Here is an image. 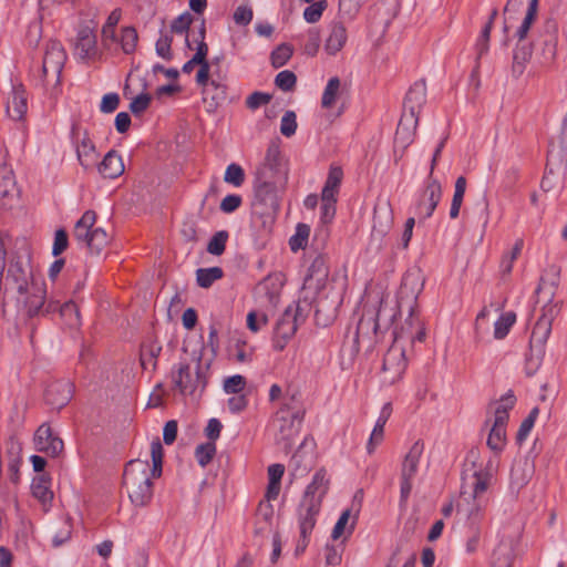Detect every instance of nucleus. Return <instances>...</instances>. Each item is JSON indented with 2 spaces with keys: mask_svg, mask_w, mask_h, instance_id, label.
I'll list each match as a JSON object with an SVG mask.
<instances>
[{
  "mask_svg": "<svg viewBox=\"0 0 567 567\" xmlns=\"http://www.w3.org/2000/svg\"><path fill=\"white\" fill-rule=\"evenodd\" d=\"M293 50L287 44L282 43L278 45L270 54L271 65L275 69L284 66L292 56Z\"/></svg>",
  "mask_w": 567,
  "mask_h": 567,
  "instance_id": "46",
  "label": "nucleus"
},
{
  "mask_svg": "<svg viewBox=\"0 0 567 567\" xmlns=\"http://www.w3.org/2000/svg\"><path fill=\"white\" fill-rule=\"evenodd\" d=\"M516 396L514 392L509 390L498 401L492 403L494 406V422L493 426L505 427L509 419V411L515 406Z\"/></svg>",
  "mask_w": 567,
  "mask_h": 567,
  "instance_id": "26",
  "label": "nucleus"
},
{
  "mask_svg": "<svg viewBox=\"0 0 567 567\" xmlns=\"http://www.w3.org/2000/svg\"><path fill=\"white\" fill-rule=\"evenodd\" d=\"M34 449L51 457H58L64 450L63 441L53 433L47 423L41 424L33 436Z\"/></svg>",
  "mask_w": 567,
  "mask_h": 567,
  "instance_id": "12",
  "label": "nucleus"
},
{
  "mask_svg": "<svg viewBox=\"0 0 567 567\" xmlns=\"http://www.w3.org/2000/svg\"><path fill=\"white\" fill-rule=\"evenodd\" d=\"M442 197V186L436 178H426L424 189L415 205V215L420 220L430 218L436 209Z\"/></svg>",
  "mask_w": 567,
  "mask_h": 567,
  "instance_id": "9",
  "label": "nucleus"
},
{
  "mask_svg": "<svg viewBox=\"0 0 567 567\" xmlns=\"http://www.w3.org/2000/svg\"><path fill=\"white\" fill-rule=\"evenodd\" d=\"M411 277L406 276L403 278L400 288V301L398 306L391 307L383 300L380 301L378 308L365 309L357 324L354 333V346L357 351L361 343H364L367 348L373 347L382 336L393 326L396 317L398 309L402 307L404 295L410 284Z\"/></svg>",
  "mask_w": 567,
  "mask_h": 567,
  "instance_id": "1",
  "label": "nucleus"
},
{
  "mask_svg": "<svg viewBox=\"0 0 567 567\" xmlns=\"http://www.w3.org/2000/svg\"><path fill=\"white\" fill-rule=\"evenodd\" d=\"M506 444V429L493 426L489 431L488 437H487V446L495 452V455L497 456L498 453H501Z\"/></svg>",
  "mask_w": 567,
  "mask_h": 567,
  "instance_id": "42",
  "label": "nucleus"
},
{
  "mask_svg": "<svg viewBox=\"0 0 567 567\" xmlns=\"http://www.w3.org/2000/svg\"><path fill=\"white\" fill-rule=\"evenodd\" d=\"M209 63H202L199 64V70L196 75V82L198 85L203 86V99L206 102L208 100V96L210 94V87L208 86L209 81Z\"/></svg>",
  "mask_w": 567,
  "mask_h": 567,
  "instance_id": "55",
  "label": "nucleus"
},
{
  "mask_svg": "<svg viewBox=\"0 0 567 567\" xmlns=\"http://www.w3.org/2000/svg\"><path fill=\"white\" fill-rule=\"evenodd\" d=\"M484 517H485L484 507L478 503H474L467 512V516H466L467 527L471 530L481 529V523L483 522Z\"/></svg>",
  "mask_w": 567,
  "mask_h": 567,
  "instance_id": "51",
  "label": "nucleus"
},
{
  "mask_svg": "<svg viewBox=\"0 0 567 567\" xmlns=\"http://www.w3.org/2000/svg\"><path fill=\"white\" fill-rule=\"evenodd\" d=\"M532 56V49L526 45L517 47L513 55V74L518 78L524 73L525 65Z\"/></svg>",
  "mask_w": 567,
  "mask_h": 567,
  "instance_id": "39",
  "label": "nucleus"
},
{
  "mask_svg": "<svg viewBox=\"0 0 567 567\" xmlns=\"http://www.w3.org/2000/svg\"><path fill=\"white\" fill-rule=\"evenodd\" d=\"M224 181L235 187H240L245 182V172L243 167L236 163H231L226 167Z\"/></svg>",
  "mask_w": 567,
  "mask_h": 567,
  "instance_id": "49",
  "label": "nucleus"
},
{
  "mask_svg": "<svg viewBox=\"0 0 567 567\" xmlns=\"http://www.w3.org/2000/svg\"><path fill=\"white\" fill-rule=\"evenodd\" d=\"M138 42V34L134 27H123L121 34L117 37V42L121 50L125 54H132L135 52Z\"/></svg>",
  "mask_w": 567,
  "mask_h": 567,
  "instance_id": "34",
  "label": "nucleus"
},
{
  "mask_svg": "<svg viewBox=\"0 0 567 567\" xmlns=\"http://www.w3.org/2000/svg\"><path fill=\"white\" fill-rule=\"evenodd\" d=\"M285 181L286 178L271 177L265 173L261 176L255 175L252 218L255 221L260 219L265 229L270 228L280 209L279 189Z\"/></svg>",
  "mask_w": 567,
  "mask_h": 567,
  "instance_id": "2",
  "label": "nucleus"
},
{
  "mask_svg": "<svg viewBox=\"0 0 567 567\" xmlns=\"http://www.w3.org/2000/svg\"><path fill=\"white\" fill-rule=\"evenodd\" d=\"M99 173L104 178L114 179L124 173V164L120 154L110 151L105 154L103 161L97 166Z\"/></svg>",
  "mask_w": 567,
  "mask_h": 567,
  "instance_id": "27",
  "label": "nucleus"
},
{
  "mask_svg": "<svg viewBox=\"0 0 567 567\" xmlns=\"http://www.w3.org/2000/svg\"><path fill=\"white\" fill-rule=\"evenodd\" d=\"M35 280L32 277L31 266L29 258L17 257L10 261L7 272V284L12 289H17L20 295L29 291L31 281Z\"/></svg>",
  "mask_w": 567,
  "mask_h": 567,
  "instance_id": "11",
  "label": "nucleus"
},
{
  "mask_svg": "<svg viewBox=\"0 0 567 567\" xmlns=\"http://www.w3.org/2000/svg\"><path fill=\"white\" fill-rule=\"evenodd\" d=\"M466 190V178L458 176L455 181L454 195L450 208V218L455 219L460 215V209Z\"/></svg>",
  "mask_w": 567,
  "mask_h": 567,
  "instance_id": "37",
  "label": "nucleus"
},
{
  "mask_svg": "<svg viewBox=\"0 0 567 567\" xmlns=\"http://www.w3.org/2000/svg\"><path fill=\"white\" fill-rule=\"evenodd\" d=\"M163 455H164L163 445H162L159 439L156 437L151 443V456H152L153 466H152V468L150 467V472L153 474V477H159L162 475Z\"/></svg>",
  "mask_w": 567,
  "mask_h": 567,
  "instance_id": "43",
  "label": "nucleus"
},
{
  "mask_svg": "<svg viewBox=\"0 0 567 567\" xmlns=\"http://www.w3.org/2000/svg\"><path fill=\"white\" fill-rule=\"evenodd\" d=\"M310 228L306 224H299L296 234L289 239V246L292 251H297L307 245Z\"/></svg>",
  "mask_w": 567,
  "mask_h": 567,
  "instance_id": "52",
  "label": "nucleus"
},
{
  "mask_svg": "<svg viewBox=\"0 0 567 567\" xmlns=\"http://www.w3.org/2000/svg\"><path fill=\"white\" fill-rule=\"evenodd\" d=\"M66 61V53L58 40H50L45 44L42 60V78L49 84L60 82V76Z\"/></svg>",
  "mask_w": 567,
  "mask_h": 567,
  "instance_id": "8",
  "label": "nucleus"
},
{
  "mask_svg": "<svg viewBox=\"0 0 567 567\" xmlns=\"http://www.w3.org/2000/svg\"><path fill=\"white\" fill-rule=\"evenodd\" d=\"M328 277V266L322 255H317L308 268L307 281L316 279L318 284Z\"/></svg>",
  "mask_w": 567,
  "mask_h": 567,
  "instance_id": "38",
  "label": "nucleus"
},
{
  "mask_svg": "<svg viewBox=\"0 0 567 567\" xmlns=\"http://www.w3.org/2000/svg\"><path fill=\"white\" fill-rule=\"evenodd\" d=\"M269 175L271 177L287 178L280 168V148L277 144H270L267 148L264 162L256 168L255 175Z\"/></svg>",
  "mask_w": 567,
  "mask_h": 567,
  "instance_id": "22",
  "label": "nucleus"
},
{
  "mask_svg": "<svg viewBox=\"0 0 567 567\" xmlns=\"http://www.w3.org/2000/svg\"><path fill=\"white\" fill-rule=\"evenodd\" d=\"M56 310H59L60 316L65 319L66 323L71 327H76L80 324V313L78 306L73 301H66L63 305L58 302Z\"/></svg>",
  "mask_w": 567,
  "mask_h": 567,
  "instance_id": "45",
  "label": "nucleus"
},
{
  "mask_svg": "<svg viewBox=\"0 0 567 567\" xmlns=\"http://www.w3.org/2000/svg\"><path fill=\"white\" fill-rule=\"evenodd\" d=\"M426 102V85L424 81L415 82L408 91L404 100L403 113L419 117L422 106Z\"/></svg>",
  "mask_w": 567,
  "mask_h": 567,
  "instance_id": "21",
  "label": "nucleus"
},
{
  "mask_svg": "<svg viewBox=\"0 0 567 567\" xmlns=\"http://www.w3.org/2000/svg\"><path fill=\"white\" fill-rule=\"evenodd\" d=\"M408 365V361L405 358V350L403 347L399 344V342H394L385 352L383 357L382 370L384 372H389V381L395 382L399 380L404 373Z\"/></svg>",
  "mask_w": 567,
  "mask_h": 567,
  "instance_id": "16",
  "label": "nucleus"
},
{
  "mask_svg": "<svg viewBox=\"0 0 567 567\" xmlns=\"http://www.w3.org/2000/svg\"><path fill=\"white\" fill-rule=\"evenodd\" d=\"M392 413V408L390 403L383 405L381 413L374 424L372 433L367 444V451L369 454H372L375 447L382 443L384 437V426Z\"/></svg>",
  "mask_w": 567,
  "mask_h": 567,
  "instance_id": "28",
  "label": "nucleus"
},
{
  "mask_svg": "<svg viewBox=\"0 0 567 567\" xmlns=\"http://www.w3.org/2000/svg\"><path fill=\"white\" fill-rule=\"evenodd\" d=\"M246 386V379L240 374L227 378L224 382L226 393L239 394Z\"/></svg>",
  "mask_w": 567,
  "mask_h": 567,
  "instance_id": "61",
  "label": "nucleus"
},
{
  "mask_svg": "<svg viewBox=\"0 0 567 567\" xmlns=\"http://www.w3.org/2000/svg\"><path fill=\"white\" fill-rule=\"evenodd\" d=\"M32 495L43 505L48 506L53 499L51 489V477L49 474L42 473L35 476L31 483Z\"/></svg>",
  "mask_w": 567,
  "mask_h": 567,
  "instance_id": "29",
  "label": "nucleus"
},
{
  "mask_svg": "<svg viewBox=\"0 0 567 567\" xmlns=\"http://www.w3.org/2000/svg\"><path fill=\"white\" fill-rule=\"evenodd\" d=\"M343 179V171L338 165H331L328 176L322 188L321 195L328 197H337L339 194L340 185Z\"/></svg>",
  "mask_w": 567,
  "mask_h": 567,
  "instance_id": "32",
  "label": "nucleus"
},
{
  "mask_svg": "<svg viewBox=\"0 0 567 567\" xmlns=\"http://www.w3.org/2000/svg\"><path fill=\"white\" fill-rule=\"evenodd\" d=\"M73 134L76 143V155L81 166L84 169L92 168L96 162L95 145L86 133H83L81 136L79 131H73Z\"/></svg>",
  "mask_w": 567,
  "mask_h": 567,
  "instance_id": "23",
  "label": "nucleus"
},
{
  "mask_svg": "<svg viewBox=\"0 0 567 567\" xmlns=\"http://www.w3.org/2000/svg\"><path fill=\"white\" fill-rule=\"evenodd\" d=\"M419 124V117L403 113L395 132V144L405 150L412 142Z\"/></svg>",
  "mask_w": 567,
  "mask_h": 567,
  "instance_id": "24",
  "label": "nucleus"
},
{
  "mask_svg": "<svg viewBox=\"0 0 567 567\" xmlns=\"http://www.w3.org/2000/svg\"><path fill=\"white\" fill-rule=\"evenodd\" d=\"M329 485L330 478L326 468H319L315 473L310 484L306 487L302 499L313 502L318 501V505H321L322 499L329 489Z\"/></svg>",
  "mask_w": 567,
  "mask_h": 567,
  "instance_id": "20",
  "label": "nucleus"
},
{
  "mask_svg": "<svg viewBox=\"0 0 567 567\" xmlns=\"http://www.w3.org/2000/svg\"><path fill=\"white\" fill-rule=\"evenodd\" d=\"M231 351L233 357L239 363L250 362L252 360V350L247 348L246 341L237 340Z\"/></svg>",
  "mask_w": 567,
  "mask_h": 567,
  "instance_id": "58",
  "label": "nucleus"
},
{
  "mask_svg": "<svg viewBox=\"0 0 567 567\" xmlns=\"http://www.w3.org/2000/svg\"><path fill=\"white\" fill-rule=\"evenodd\" d=\"M348 39L347 29L341 22H334L331 25L329 37L326 40L324 50L328 54L334 55L346 44Z\"/></svg>",
  "mask_w": 567,
  "mask_h": 567,
  "instance_id": "30",
  "label": "nucleus"
},
{
  "mask_svg": "<svg viewBox=\"0 0 567 567\" xmlns=\"http://www.w3.org/2000/svg\"><path fill=\"white\" fill-rule=\"evenodd\" d=\"M512 566V557L511 554L506 550H503L501 546H498L493 555L491 567H511Z\"/></svg>",
  "mask_w": 567,
  "mask_h": 567,
  "instance_id": "64",
  "label": "nucleus"
},
{
  "mask_svg": "<svg viewBox=\"0 0 567 567\" xmlns=\"http://www.w3.org/2000/svg\"><path fill=\"white\" fill-rule=\"evenodd\" d=\"M275 84L285 92L292 91L297 84V76L292 71L284 70L276 75Z\"/></svg>",
  "mask_w": 567,
  "mask_h": 567,
  "instance_id": "53",
  "label": "nucleus"
},
{
  "mask_svg": "<svg viewBox=\"0 0 567 567\" xmlns=\"http://www.w3.org/2000/svg\"><path fill=\"white\" fill-rule=\"evenodd\" d=\"M516 321V315L513 311L503 313L494 324L495 339L505 338Z\"/></svg>",
  "mask_w": 567,
  "mask_h": 567,
  "instance_id": "44",
  "label": "nucleus"
},
{
  "mask_svg": "<svg viewBox=\"0 0 567 567\" xmlns=\"http://www.w3.org/2000/svg\"><path fill=\"white\" fill-rule=\"evenodd\" d=\"M153 474L147 461H130L123 473V485L131 502L138 507L146 506L153 497Z\"/></svg>",
  "mask_w": 567,
  "mask_h": 567,
  "instance_id": "3",
  "label": "nucleus"
},
{
  "mask_svg": "<svg viewBox=\"0 0 567 567\" xmlns=\"http://www.w3.org/2000/svg\"><path fill=\"white\" fill-rule=\"evenodd\" d=\"M320 509L321 505H318V501L301 499L298 507V523L301 535H311Z\"/></svg>",
  "mask_w": 567,
  "mask_h": 567,
  "instance_id": "19",
  "label": "nucleus"
},
{
  "mask_svg": "<svg viewBox=\"0 0 567 567\" xmlns=\"http://www.w3.org/2000/svg\"><path fill=\"white\" fill-rule=\"evenodd\" d=\"M537 10H538V0H530L528 3V9H527L526 16H525L520 27L516 31V37L518 38L519 41L524 40L527 37L530 25L533 24V22L536 19Z\"/></svg>",
  "mask_w": 567,
  "mask_h": 567,
  "instance_id": "41",
  "label": "nucleus"
},
{
  "mask_svg": "<svg viewBox=\"0 0 567 567\" xmlns=\"http://www.w3.org/2000/svg\"><path fill=\"white\" fill-rule=\"evenodd\" d=\"M243 204L240 195L229 194L225 196L220 202V210L225 214H231L237 210Z\"/></svg>",
  "mask_w": 567,
  "mask_h": 567,
  "instance_id": "63",
  "label": "nucleus"
},
{
  "mask_svg": "<svg viewBox=\"0 0 567 567\" xmlns=\"http://www.w3.org/2000/svg\"><path fill=\"white\" fill-rule=\"evenodd\" d=\"M309 305L300 302L289 305L277 320L272 331V348L282 351L296 334L299 326L305 323Z\"/></svg>",
  "mask_w": 567,
  "mask_h": 567,
  "instance_id": "4",
  "label": "nucleus"
},
{
  "mask_svg": "<svg viewBox=\"0 0 567 567\" xmlns=\"http://www.w3.org/2000/svg\"><path fill=\"white\" fill-rule=\"evenodd\" d=\"M28 111V93L23 85H12L7 101V114L13 121H22Z\"/></svg>",
  "mask_w": 567,
  "mask_h": 567,
  "instance_id": "18",
  "label": "nucleus"
},
{
  "mask_svg": "<svg viewBox=\"0 0 567 567\" xmlns=\"http://www.w3.org/2000/svg\"><path fill=\"white\" fill-rule=\"evenodd\" d=\"M279 422L280 440L289 443L296 435H298L301 426V419L296 413L290 417H281Z\"/></svg>",
  "mask_w": 567,
  "mask_h": 567,
  "instance_id": "33",
  "label": "nucleus"
},
{
  "mask_svg": "<svg viewBox=\"0 0 567 567\" xmlns=\"http://www.w3.org/2000/svg\"><path fill=\"white\" fill-rule=\"evenodd\" d=\"M23 295H28L24 303L29 317L48 315L56 311L58 301H49L45 303L47 289L43 281L32 280L31 286H29V291Z\"/></svg>",
  "mask_w": 567,
  "mask_h": 567,
  "instance_id": "10",
  "label": "nucleus"
},
{
  "mask_svg": "<svg viewBox=\"0 0 567 567\" xmlns=\"http://www.w3.org/2000/svg\"><path fill=\"white\" fill-rule=\"evenodd\" d=\"M268 316L262 311L252 310L247 315V327L256 333L268 324Z\"/></svg>",
  "mask_w": 567,
  "mask_h": 567,
  "instance_id": "54",
  "label": "nucleus"
},
{
  "mask_svg": "<svg viewBox=\"0 0 567 567\" xmlns=\"http://www.w3.org/2000/svg\"><path fill=\"white\" fill-rule=\"evenodd\" d=\"M73 395V384L69 380H58L48 384L44 400L52 409L65 406Z\"/></svg>",
  "mask_w": 567,
  "mask_h": 567,
  "instance_id": "17",
  "label": "nucleus"
},
{
  "mask_svg": "<svg viewBox=\"0 0 567 567\" xmlns=\"http://www.w3.org/2000/svg\"><path fill=\"white\" fill-rule=\"evenodd\" d=\"M171 379L174 388L183 395L203 392L207 381L202 369V358L198 357L194 364L186 361L177 363L171 371Z\"/></svg>",
  "mask_w": 567,
  "mask_h": 567,
  "instance_id": "5",
  "label": "nucleus"
},
{
  "mask_svg": "<svg viewBox=\"0 0 567 567\" xmlns=\"http://www.w3.org/2000/svg\"><path fill=\"white\" fill-rule=\"evenodd\" d=\"M326 7V1H317L311 3L303 11L305 20L309 23H315L319 21Z\"/></svg>",
  "mask_w": 567,
  "mask_h": 567,
  "instance_id": "59",
  "label": "nucleus"
},
{
  "mask_svg": "<svg viewBox=\"0 0 567 567\" xmlns=\"http://www.w3.org/2000/svg\"><path fill=\"white\" fill-rule=\"evenodd\" d=\"M282 286L284 282L280 275H270L258 284L257 292L260 298H265L267 303L276 307L279 301Z\"/></svg>",
  "mask_w": 567,
  "mask_h": 567,
  "instance_id": "25",
  "label": "nucleus"
},
{
  "mask_svg": "<svg viewBox=\"0 0 567 567\" xmlns=\"http://www.w3.org/2000/svg\"><path fill=\"white\" fill-rule=\"evenodd\" d=\"M228 231L219 230L210 238L207 244V251L214 256H220L225 249L228 240Z\"/></svg>",
  "mask_w": 567,
  "mask_h": 567,
  "instance_id": "48",
  "label": "nucleus"
},
{
  "mask_svg": "<svg viewBox=\"0 0 567 567\" xmlns=\"http://www.w3.org/2000/svg\"><path fill=\"white\" fill-rule=\"evenodd\" d=\"M320 33L316 29H310L307 33V40L303 44V52L309 56H315L320 47Z\"/></svg>",
  "mask_w": 567,
  "mask_h": 567,
  "instance_id": "57",
  "label": "nucleus"
},
{
  "mask_svg": "<svg viewBox=\"0 0 567 567\" xmlns=\"http://www.w3.org/2000/svg\"><path fill=\"white\" fill-rule=\"evenodd\" d=\"M216 454V445L214 442L199 444L195 450V457L202 467L208 465Z\"/></svg>",
  "mask_w": 567,
  "mask_h": 567,
  "instance_id": "50",
  "label": "nucleus"
},
{
  "mask_svg": "<svg viewBox=\"0 0 567 567\" xmlns=\"http://www.w3.org/2000/svg\"><path fill=\"white\" fill-rule=\"evenodd\" d=\"M530 477L532 470L526 461L515 463L511 470L509 488L518 493L529 482Z\"/></svg>",
  "mask_w": 567,
  "mask_h": 567,
  "instance_id": "31",
  "label": "nucleus"
},
{
  "mask_svg": "<svg viewBox=\"0 0 567 567\" xmlns=\"http://www.w3.org/2000/svg\"><path fill=\"white\" fill-rule=\"evenodd\" d=\"M254 17V12L250 6L241 4L238 6L234 11V21L236 24L245 27L248 25Z\"/></svg>",
  "mask_w": 567,
  "mask_h": 567,
  "instance_id": "60",
  "label": "nucleus"
},
{
  "mask_svg": "<svg viewBox=\"0 0 567 567\" xmlns=\"http://www.w3.org/2000/svg\"><path fill=\"white\" fill-rule=\"evenodd\" d=\"M498 464V456L493 455L488 457L484 465L482 464L480 468L474 471L472 483V496L474 498L483 495L492 485Z\"/></svg>",
  "mask_w": 567,
  "mask_h": 567,
  "instance_id": "15",
  "label": "nucleus"
},
{
  "mask_svg": "<svg viewBox=\"0 0 567 567\" xmlns=\"http://www.w3.org/2000/svg\"><path fill=\"white\" fill-rule=\"evenodd\" d=\"M193 21V17L189 13H183L173 20L171 24V34H184L188 31L190 23Z\"/></svg>",
  "mask_w": 567,
  "mask_h": 567,
  "instance_id": "62",
  "label": "nucleus"
},
{
  "mask_svg": "<svg viewBox=\"0 0 567 567\" xmlns=\"http://www.w3.org/2000/svg\"><path fill=\"white\" fill-rule=\"evenodd\" d=\"M424 451V443L416 441L405 454L400 472V505L406 506L410 497L413 480L417 473L421 456Z\"/></svg>",
  "mask_w": 567,
  "mask_h": 567,
  "instance_id": "7",
  "label": "nucleus"
},
{
  "mask_svg": "<svg viewBox=\"0 0 567 567\" xmlns=\"http://www.w3.org/2000/svg\"><path fill=\"white\" fill-rule=\"evenodd\" d=\"M223 276V269L217 266L196 270V281L202 288H209L216 280L221 279Z\"/></svg>",
  "mask_w": 567,
  "mask_h": 567,
  "instance_id": "36",
  "label": "nucleus"
},
{
  "mask_svg": "<svg viewBox=\"0 0 567 567\" xmlns=\"http://www.w3.org/2000/svg\"><path fill=\"white\" fill-rule=\"evenodd\" d=\"M425 337L426 333L423 322L416 313L415 308L411 305L409 307V316L404 323L400 329L395 328L393 330L394 342H399L400 340H408L411 343H414L415 341L422 342L425 340Z\"/></svg>",
  "mask_w": 567,
  "mask_h": 567,
  "instance_id": "13",
  "label": "nucleus"
},
{
  "mask_svg": "<svg viewBox=\"0 0 567 567\" xmlns=\"http://www.w3.org/2000/svg\"><path fill=\"white\" fill-rule=\"evenodd\" d=\"M172 42L173 35L167 31H162L159 38L155 43V50L157 55L163 58L164 60L171 61L173 59Z\"/></svg>",
  "mask_w": 567,
  "mask_h": 567,
  "instance_id": "47",
  "label": "nucleus"
},
{
  "mask_svg": "<svg viewBox=\"0 0 567 567\" xmlns=\"http://www.w3.org/2000/svg\"><path fill=\"white\" fill-rule=\"evenodd\" d=\"M94 29L95 27L90 24H82L78 29L74 53L83 61L93 60L97 54V40Z\"/></svg>",
  "mask_w": 567,
  "mask_h": 567,
  "instance_id": "14",
  "label": "nucleus"
},
{
  "mask_svg": "<svg viewBox=\"0 0 567 567\" xmlns=\"http://www.w3.org/2000/svg\"><path fill=\"white\" fill-rule=\"evenodd\" d=\"M341 81L338 76L329 79L321 99V105L324 109H330L334 105L339 94Z\"/></svg>",
  "mask_w": 567,
  "mask_h": 567,
  "instance_id": "40",
  "label": "nucleus"
},
{
  "mask_svg": "<svg viewBox=\"0 0 567 567\" xmlns=\"http://www.w3.org/2000/svg\"><path fill=\"white\" fill-rule=\"evenodd\" d=\"M205 33H206V30H205L204 21L200 22L197 32H195V31L192 32L193 41L195 43H197L196 53L194 54V62H199V64L208 63V61L206 59L207 53H208V45L205 42Z\"/></svg>",
  "mask_w": 567,
  "mask_h": 567,
  "instance_id": "35",
  "label": "nucleus"
},
{
  "mask_svg": "<svg viewBox=\"0 0 567 567\" xmlns=\"http://www.w3.org/2000/svg\"><path fill=\"white\" fill-rule=\"evenodd\" d=\"M96 221L94 210H86L82 217L75 223L73 229L74 238L85 246L92 254H100L109 244V236L103 228H93Z\"/></svg>",
  "mask_w": 567,
  "mask_h": 567,
  "instance_id": "6",
  "label": "nucleus"
},
{
  "mask_svg": "<svg viewBox=\"0 0 567 567\" xmlns=\"http://www.w3.org/2000/svg\"><path fill=\"white\" fill-rule=\"evenodd\" d=\"M296 130H297L296 113L293 111L285 112L284 116L281 117V122H280V133L286 137H290L296 133Z\"/></svg>",
  "mask_w": 567,
  "mask_h": 567,
  "instance_id": "56",
  "label": "nucleus"
}]
</instances>
